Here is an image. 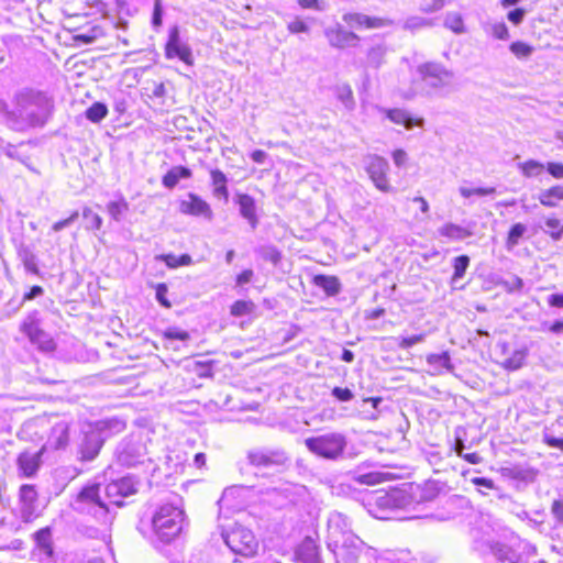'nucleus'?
<instances>
[{"label":"nucleus","mask_w":563,"mask_h":563,"mask_svg":"<svg viewBox=\"0 0 563 563\" xmlns=\"http://www.w3.org/2000/svg\"><path fill=\"white\" fill-rule=\"evenodd\" d=\"M391 122L404 125L407 130L412 129L415 125L423 126L424 120L422 118L413 119L409 112L404 109H384L379 108Z\"/></svg>","instance_id":"obj_20"},{"label":"nucleus","mask_w":563,"mask_h":563,"mask_svg":"<svg viewBox=\"0 0 563 563\" xmlns=\"http://www.w3.org/2000/svg\"><path fill=\"white\" fill-rule=\"evenodd\" d=\"M328 533L331 542L329 547H338L347 534H353L349 528V520L340 512H333L328 520Z\"/></svg>","instance_id":"obj_14"},{"label":"nucleus","mask_w":563,"mask_h":563,"mask_svg":"<svg viewBox=\"0 0 563 563\" xmlns=\"http://www.w3.org/2000/svg\"><path fill=\"white\" fill-rule=\"evenodd\" d=\"M165 54L167 58L178 57L187 65L194 64L191 48L180 40L179 29L177 25H174L169 30L168 41L165 46Z\"/></svg>","instance_id":"obj_13"},{"label":"nucleus","mask_w":563,"mask_h":563,"mask_svg":"<svg viewBox=\"0 0 563 563\" xmlns=\"http://www.w3.org/2000/svg\"><path fill=\"white\" fill-rule=\"evenodd\" d=\"M444 7V0H421L420 10L424 13H433Z\"/></svg>","instance_id":"obj_48"},{"label":"nucleus","mask_w":563,"mask_h":563,"mask_svg":"<svg viewBox=\"0 0 563 563\" xmlns=\"http://www.w3.org/2000/svg\"><path fill=\"white\" fill-rule=\"evenodd\" d=\"M556 199H563V187L553 186L549 189L542 190L539 195V201L542 206L553 208L556 206Z\"/></svg>","instance_id":"obj_32"},{"label":"nucleus","mask_w":563,"mask_h":563,"mask_svg":"<svg viewBox=\"0 0 563 563\" xmlns=\"http://www.w3.org/2000/svg\"><path fill=\"white\" fill-rule=\"evenodd\" d=\"M471 482L477 487H484L486 489H494L495 484L492 479L486 477H474Z\"/></svg>","instance_id":"obj_61"},{"label":"nucleus","mask_w":563,"mask_h":563,"mask_svg":"<svg viewBox=\"0 0 563 563\" xmlns=\"http://www.w3.org/2000/svg\"><path fill=\"white\" fill-rule=\"evenodd\" d=\"M444 25L456 34L465 32L464 22L460 13L449 12L444 19Z\"/></svg>","instance_id":"obj_35"},{"label":"nucleus","mask_w":563,"mask_h":563,"mask_svg":"<svg viewBox=\"0 0 563 563\" xmlns=\"http://www.w3.org/2000/svg\"><path fill=\"white\" fill-rule=\"evenodd\" d=\"M247 463L257 470L280 472L288 467L290 457L283 448L261 446L246 453Z\"/></svg>","instance_id":"obj_5"},{"label":"nucleus","mask_w":563,"mask_h":563,"mask_svg":"<svg viewBox=\"0 0 563 563\" xmlns=\"http://www.w3.org/2000/svg\"><path fill=\"white\" fill-rule=\"evenodd\" d=\"M387 47L383 44L373 46L367 52V64L373 68H379L385 63Z\"/></svg>","instance_id":"obj_33"},{"label":"nucleus","mask_w":563,"mask_h":563,"mask_svg":"<svg viewBox=\"0 0 563 563\" xmlns=\"http://www.w3.org/2000/svg\"><path fill=\"white\" fill-rule=\"evenodd\" d=\"M236 203L239 205L241 216L255 229L258 221L254 198L247 194H239L236 196Z\"/></svg>","instance_id":"obj_22"},{"label":"nucleus","mask_w":563,"mask_h":563,"mask_svg":"<svg viewBox=\"0 0 563 563\" xmlns=\"http://www.w3.org/2000/svg\"><path fill=\"white\" fill-rule=\"evenodd\" d=\"M548 303L551 307L563 308V292L550 295L548 297Z\"/></svg>","instance_id":"obj_64"},{"label":"nucleus","mask_w":563,"mask_h":563,"mask_svg":"<svg viewBox=\"0 0 563 563\" xmlns=\"http://www.w3.org/2000/svg\"><path fill=\"white\" fill-rule=\"evenodd\" d=\"M185 512L174 504L162 505L152 518V526L157 538L165 543L174 540L183 530Z\"/></svg>","instance_id":"obj_3"},{"label":"nucleus","mask_w":563,"mask_h":563,"mask_svg":"<svg viewBox=\"0 0 563 563\" xmlns=\"http://www.w3.org/2000/svg\"><path fill=\"white\" fill-rule=\"evenodd\" d=\"M69 424L66 421H59L52 428L49 441L55 449H63L69 441Z\"/></svg>","instance_id":"obj_24"},{"label":"nucleus","mask_w":563,"mask_h":563,"mask_svg":"<svg viewBox=\"0 0 563 563\" xmlns=\"http://www.w3.org/2000/svg\"><path fill=\"white\" fill-rule=\"evenodd\" d=\"M287 29L292 34L309 32V26L300 19H296L288 23Z\"/></svg>","instance_id":"obj_55"},{"label":"nucleus","mask_w":563,"mask_h":563,"mask_svg":"<svg viewBox=\"0 0 563 563\" xmlns=\"http://www.w3.org/2000/svg\"><path fill=\"white\" fill-rule=\"evenodd\" d=\"M393 161L396 166L401 167L407 162V153L404 150H396L393 152Z\"/></svg>","instance_id":"obj_63"},{"label":"nucleus","mask_w":563,"mask_h":563,"mask_svg":"<svg viewBox=\"0 0 563 563\" xmlns=\"http://www.w3.org/2000/svg\"><path fill=\"white\" fill-rule=\"evenodd\" d=\"M551 512L553 517L556 519L558 522H563V501L560 499H556L553 501L551 507Z\"/></svg>","instance_id":"obj_58"},{"label":"nucleus","mask_w":563,"mask_h":563,"mask_svg":"<svg viewBox=\"0 0 563 563\" xmlns=\"http://www.w3.org/2000/svg\"><path fill=\"white\" fill-rule=\"evenodd\" d=\"M107 210L114 221H120L122 214L129 210V203L124 199L111 201L108 203Z\"/></svg>","instance_id":"obj_41"},{"label":"nucleus","mask_w":563,"mask_h":563,"mask_svg":"<svg viewBox=\"0 0 563 563\" xmlns=\"http://www.w3.org/2000/svg\"><path fill=\"white\" fill-rule=\"evenodd\" d=\"M498 346L501 350L503 360L500 364L504 368L508 371H517L523 365L528 355L526 347L515 350L510 355H507L508 344L506 342H501Z\"/></svg>","instance_id":"obj_19"},{"label":"nucleus","mask_w":563,"mask_h":563,"mask_svg":"<svg viewBox=\"0 0 563 563\" xmlns=\"http://www.w3.org/2000/svg\"><path fill=\"white\" fill-rule=\"evenodd\" d=\"M340 100L345 104L346 108L352 109L354 106L353 93L350 88H346L339 95Z\"/></svg>","instance_id":"obj_62"},{"label":"nucleus","mask_w":563,"mask_h":563,"mask_svg":"<svg viewBox=\"0 0 563 563\" xmlns=\"http://www.w3.org/2000/svg\"><path fill=\"white\" fill-rule=\"evenodd\" d=\"M519 168L526 177L530 178L539 176L543 172L544 165L538 161L529 159L519 164Z\"/></svg>","instance_id":"obj_38"},{"label":"nucleus","mask_w":563,"mask_h":563,"mask_svg":"<svg viewBox=\"0 0 563 563\" xmlns=\"http://www.w3.org/2000/svg\"><path fill=\"white\" fill-rule=\"evenodd\" d=\"M211 183L213 187V195L219 199H223L228 201L229 199V190L227 187L228 178L224 173L219 169H212L210 172Z\"/></svg>","instance_id":"obj_26"},{"label":"nucleus","mask_w":563,"mask_h":563,"mask_svg":"<svg viewBox=\"0 0 563 563\" xmlns=\"http://www.w3.org/2000/svg\"><path fill=\"white\" fill-rule=\"evenodd\" d=\"M104 442L102 432L99 429L88 427L82 431L81 440L78 444V453L81 461H92L97 457Z\"/></svg>","instance_id":"obj_11"},{"label":"nucleus","mask_w":563,"mask_h":563,"mask_svg":"<svg viewBox=\"0 0 563 563\" xmlns=\"http://www.w3.org/2000/svg\"><path fill=\"white\" fill-rule=\"evenodd\" d=\"M19 499L21 504V516L24 521H30L36 509L37 492L35 486L24 484L20 487Z\"/></svg>","instance_id":"obj_18"},{"label":"nucleus","mask_w":563,"mask_h":563,"mask_svg":"<svg viewBox=\"0 0 563 563\" xmlns=\"http://www.w3.org/2000/svg\"><path fill=\"white\" fill-rule=\"evenodd\" d=\"M547 169L554 178H563V164L548 163Z\"/></svg>","instance_id":"obj_60"},{"label":"nucleus","mask_w":563,"mask_h":563,"mask_svg":"<svg viewBox=\"0 0 563 563\" xmlns=\"http://www.w3.org/2000/svg\"><path fill=\"white\" fill-rule=\"evenodd\" d=\"M18 256L26 272L33 275L38 274L37 257L30 246L21 244L18 249Z\"/></svg>","instance_id":"obj_28"},{"label":"nucleus","mask_w":563,"mask_h":563,"mask_svg":"<svg viewBox=\"0 0 563 563\" xmlns=\"http://www.w3.org/2000/svg\"><path fill=\"white\" fill-rule=\"evenodd\" d=\"M526 11L521 8L510 11L507 15L508 20L514 24H520L525 18Z\"/></svg>","instance_id":"obj_59"},{"label":"nucleus","mask_w":563,"mask_h":563,"mask_svg":"<svg viewBox=\"0 0 563 563\" xmlns=\"http://www.w3.org/2000/svg\"><path fill=\"white\" fill-rule=\"evenodd\" d=\"M418 73L423 84L432 89L449 86L453 79L452 71L435 63L420 65Z\"/></svg>","instance_id":"obj_10"},{"label":"nucleus","mask_w":563,"mask_h":563,"mask_svg":"<svg viewBox=\"0 0 563 563\" xmlns=\"http://www.w3.org/2000/svg\"><path fill=\"white\" fill-rule=\"evenodd\" d=\"M255 305L251 300H236L231 306V314L234 317H243L253 313Z\"/></svg>","instance_id":"obj_37"},{"label":"nucleus","mask_w":563,"mask_h":563,"mask_svg":"<svg viewBox=\"0 0 563 563\" xmlns=\"http://www.w3.org/2000/svg\"><path fill=\"white\" fill-rule=\"evenodd\" d=\"M490 33L495 38L498 40L505 41L509 38V31L504 22L493 24L490 27Z\"/></svg>","instance_id":"obj_50"},{"label":"nucleus","mask_w":563,"mask_h":563,"mask_svg":"<svg viewBox=\"0 0 563 563\" xmlns=\"http://www.w3.org/2000/svg\"><path fill=\"white\" fill-rule=\"evenodd\" d=\"M146 454V448L141 440L123 441L118 449L119 462L129 467L143 463Z\"/></svg>","instance_id":"obj_12"},{"label":"nucleus","mask_w":563,"mask_h":563,"mask_svg":"<svg viewBox=\"0 0 563 563\" xmlns=\"http://www.w3.org/2000/svg\"><path fill=\"white\" fill-rule=\"evenodd\" d=\"M78 217H79V212L78 211L71 212V214L68 218L55 222L53 224V227H52L53 231L58 232V231L69 227L70 224H73L78 219Z\"/></svg>","instance_id":"obj_53"},{"label":"nucleus","mask_w":563,"mask_h":563,"mask_svg":"<svg viewBox=\"0 0 563 563\" xmlns=\"http://www.w3.org/2000/svg\"><path fill=\"white\" fill-rule=\"evenodd\" d=\"M108 114V108L101 102H95L86 111V117L91 122H100Z\"/></svg>","instance_id":"obj_39"},{"label":"nucleus","mask_w":563,"mask_h":563,"mask_svg":"<svg viewBox=\"0 0 563 563\" xmlns=\"http://www.w3.org/2000/svg\"><path fill=\"white\" fill-rule=\"evenodd\" d=\"M2 154L8 156L9 158L16 159V161L25 164V158L19 154L16 146L11 143H8L7 146H4V151Z\"/></svg>","instance_id":"obj_57"},{"label":"nucleus","mask_w":563,"mask_h":563,"mask_svg":"<svg viewBox=\"0 0 563 563\" xmlns=\"http://www.w3.org/2000/svg\"><path fill=\"white\" fill-rule=\"evenodd\" d=\"M53 111V97L42 90L23 88L14 93L10 106H4L3 119L11 130L24 132L43 128Z\"/></svg>","instance_id":"obj_1"},{"label":"nucleus","mask_w":563,"mask_h":563,"mask_svg":"<svg viewBox=\"0 0 563 563\" xmlns=\"http://www.w3.org/2000/svg\"><path fill=\"white\" fill-rule=\"evenodd\" d=\"M365 169L378 190L383 192L391 191L393 188L387 178L389 170L387 159L378 155H368L365 157Z\"/></svg>","instance_id":"obj_9"},{"label":"nucleus","mask_w":563,"mask_h":563,"mask_svg":"<svg viewBox=\"0 0 563 563\" xmlns=\"http://www.w3.org/2000/svg\"><path fill=\"white\" fill-rule=\"evenodd\" d=\"M439 233L440 235L454 241L463 240L472 234L467 229L454 223L444 224L439 229Z\"/></svg>","instance_id":"obj_31"},{"label":"nucleus","mask_w":563,"mask_h":563,"mask_svg":"<svg viewBox=\"0 0 563 563\" xmlns=\"http://www.w3.org/2000/svg\"><path fill=\"white\" fill-rule=\"evenodd\" d=\"M495 191H496V189L494 187H488V188H482V187L471 188V187H466V186H461L459 188V192L464 198H470L472 196H478V197L488 196V195L495 194Z\"/></svg>","instance_id":"obj_43"},{"label":"nucleus","mask_w":563,"mask_h":563,"mask_svg":"<svg viewBox=\"0 0 563 563\" xmlns=\"http://www.w3.org/2000/svg\"><path fill=\"white\" fill-rule=\"evenodd\" d=\"M167 291H168V288L165 284H158L157 287H156V299L157 301L164 306L165 308H169L172 305L170 302L167 300Z\"/></svg>","instance_id":"obj_56"},{"label":"nucleus","mask_w":563,"mask_h":563,"mask_svg":"<svg viewBox=\"0 0 563 563\" xmlns=\"http://www.w3.org/2000/svg\"><path fill=\"white\" fill-rule=\"evenodd\" d=\"M427 363L431 367L432 373L435 375L441 374L443 369L452 372L454 368L448 352H442L440 354H429L427 356Z\"/></svg>","instance_id":"obj_25"},{"label":"nucleus","mask_w":563,"mask_h":563,"mask_svg":"<svg viewBox=\"0 0 563 563\" xmlns=\"http://www.w3.org/2000/svg\"><path fill=\"white\" fill-rule=\"evenodd\" d=\"M164 338L169 339V340L187 341V340H189L190 335L187 331L181 330L179 328H168L164 332Z\"/></svg>","instance_id":"obj_49"},{"label":"nucleus","mask_w":563,"mask_h":563,"mask_svg":"<svg viewBox=\"0 0 563 563\" xmlns=\"http://www.w3.org/2000/svg\"><path fill=\"white\" fill-rule=\"evenodd\" d=\"M346 444V438L339 432H330L305 440V445L311 453L331 461L343 455Z\"/></svg>","instance_id":"obj_6"},{"label":"nucleus","mask_w":563,"mask_h":563,"mask_svg":"<svg viewBox=\"0 0 563 563\" xmlns=\"http://www.w3.org/2000/svg\"><path fill=\"white\" fill-rule=\"evenodd\" d=\"M503 286L508 292L520 291L523 287V280L518 276H512L510 279L503 282Z\"/></svg>","instance_id":"obj_51"},{"label":"nucleus","mask_w":563,"mask_h":563,"mask_svg":"<svg viewBox=\"0 0 563 563\" xmlns=\"http://www.w3.org/2000/svg\"><path fill=\"white\" fill-rule=\"evenodd\" d=\"M424 339H426L424 333L416 334L412 336H404V338H400V340L398 342V346L402 350H407V349L413 346L415 344L423 342Z\"/></svg>","instance_id":"obj_47"},{"label":"nucleus","mask_w":563,"mask_h":563,"mask_svg":"<svg viewBox=\"0 0 563 563\" xmlns=\"http://www.w3.org/2000/svg\"><path fill=\"white\" fill-rule=\"evenodd\" d=\"M486 556V563H515L516 553L506 544L494 543Z\"/></svg>","instance_id":"obj_23"},{"label":"nucleus","mask_w":563,"mask_h":563,"mask_svg":"<svg viewBox=\"0 0 563 563\" xmlns=\"http://www.w3.org/2000/svg\"><path fill=\"white\" fill-rule=\"evenodd\" d=\"M82 217L86 221V230H100L102 227V218L95 213L89 207L82 209Z\"/></svg>","instance_id":"obj_36"},{"label":"nucleus","mask_w":563,"mask_h":563,"mask_svg":"<svg viewBox=\"0 0 563 563\" xmlns=\"http://www.w3.org/2000/svg\"><path fill=\"white\" fill-rule=\"evenodd\" d=\"M20 331L24 333L30 342L43 353H51L55 351L56 343L48 334L41 328L38 312L33 311L26 316L20 325Z\"/></svg>","instance_id":"obj_8"},{"label":"nucleus","mask_w":563,"mask_h":563,"mask_svg":"<svg viewBox=\"0 0 563 563\" xmlns=\"http://www.w3.org/2000/svg\"><path fill=\"white\" fill-rule=\"evenodd\" d=\"M313 283L329 296H335L341 290V284L335 276L316 275Z\"/></svg>","instance_id":"obj_29"},{"label":"nucleus","mask_w":563,"mask_h":563,"mask_svg":"<svg viewBox=\"0 0 563 563\" xmlns=\"http://www.w3.org/2000/svg\"><path fill=\"white\" fill-rule=\"evenodd\" d=\"M343 21L351 26L366 29H380L394 24V21L390 19L368 16L363 13H345L343 15Z\"/></svg>","instance_id":"obj_16"},{"label":"nucleus","mask_w":563,"mask_h":563,"mask_svg":"<svg viewBox=\"0 0 563 563\" xmlns=\"http://www.w3.org/2000/svg\"><path fill=\"white\" fill-rule=\"evenodd\" d=\"M331 394L340 401H350L354 397L352 390L349 388L334 387Z\"/></svg>","instance_id":"obj_54"},{"label":"nucleus","mask_w":563,"mask_h":563,"mask_svg":"<svg viewBox=\"0 0 563 563\" xmlns=\"http://www.w3.org/2000/svg\"><path fill=\"white\" fill-rule=\"evenodd\" d=\"M223 541L230 550L243 556H253L258 548L254 533L240 525H234L221 533Z\"/></svg>","instance_id":"obj_7"},{"label":"nucleus","mask_w":563,"mask_h":563,"mask_svg":"<svg viewBox=\"0 0 563 563\" xmlns=\"http://www.w3.org/2000/svg\"><path fill=\"white\" fill-rule=\"evenodd\" d=\"M261 255L265 261H268L273 264H277L282 258L280 252L272 245L262 247Z\"/></svg>","instance_id":"obj_46"},{"label":"nucleus","mask_w":563,"mask_h":563,"mask_svg":"<svg viewBox=\"0 0 563 563\" xmlns=\"http://www.w3.org/2000/svg\"><path fill=\"white\" fill-rule=\"evenodd\" d=\"M470 265V257L467 255H460L454 258L453 267L454 273L452 280L455 282L464 276L467 267Z\"/></svg>","instance_id":"obj_42"},{"label":"nucleus","mask_w":563,"mask_h":563,"mask_svg":"<svg viewBox=\"0 0 563 563\" xmlns=\"http://www.w3.org/2000/svg\"><path fill=\"white\" fill-rule=\"evenodd\" d=\"M179 210L184 214H190L195 217H203L207 220H211L213 212L203 199L195 194H188V199L183 200L179 205Z\"/></svg>","instance_id":"obj_15"},{"label":"nucleus","mask_w":563,"mask_h":563,"mask_svg":"<svg viewBox=\"0 0 563 563\" xmlns=\"http://www.w3.org/2000/svg\"><path fill=\"white\" fill-rule=\"evenodd\" d=\"M333 552L336 563H374L376 560V550L366 547L355 534H347Z\"/></svg>","instance_id":"obj_4"},{"label":"nucleus","mask_w":563,"mask_h":563,"mask_svg":"<svg viewBox=\"0 0 563 563\" xmlns=\"http://www.w3.org/2000/svg\"><path fill=\"white\" fill-rule=\"evenodd\" d=\"M300 563H320L317 545L311 540H306L296 552Z\"/></svg>","instance_id":"obj_27"},{"label":"nucleus","mask_w":563,"mask_h":563,"mask_svg":"<svg viewBox=\"0 0 563 563\" xmlns=\"http://www.w3.org/2000/svg\"><path fill=\"white\" fill-rule=\"evenodd\" d=\"M191 177V170L184 166H175L163 177V185L166 188H174L180 179Z\"/></svg>","instance_id":"obj_30"},{"label":"nucleus","mask_w":563,"mask_h":563,"mask_svg":"<svg viewBox=\"0 0 563 563\" xmlns=\"http://www.w3.org/2000/svg\"><path fill=\"white\" fill-rule=\"evenodd\" d=\"M331 46L336 48H344L347 46H356L360 37L353 32L346 31L341 26L329 27L324 31Z\"/></svg>","instance_id":"obj_17"},{"label":"nucleus","mask_w":563,"mask_h":563,"mask_svg":"<svg viewBox=\"0 0 563 563\" xmlns=\"http://www.w3.org/2000/svg\"><path fill=\"white\" fill-rule=\"evenodd\" d=\"M526 230L527 228L522 223L514 224L508 233L507 244L510 246L517 245L519 239L525 234Z\"/></svg>","instance_id":"obj_45"},{"label":"nucleus","mask_w":563,"mask_h":563,"mask_svg":"<svg viewBox=\"0 0 563 563\" xmlns=\"http://www.w3.org/2000/svg\"><path fill=\"white\" fill-rule=\"evenodd\" d=\"M106 498L100 496V485L92 484L84 487L77 495L76 509L81 512L91 514L101 523H110L111 517L109 515L108 504L122 506L123 503L118 499L122 498L120 487L112 482L104 488Z\"/></svg>","instance_id":"obj_2"},{"label":"nucleus","mask_w":563,"mask_h":563,"mask_svg":"<svg viewBox=\"0 0 563 563\" xmlns=\"http://www.w3.org/2000/svg\"><path fill=\"white\" fill-rule=\"evenodd\" d=\"M163 23V5L162 0H154V10L152 16V24L154 27H159Z\"/></svg>","instance_id":"obj_52"},{"label":"nucleus","mask_w":563,"mask_h":563,"mask_svg":"<svg viewBox=\"0 0 563 563\" xmlns=\"http://www.w3.org/2000/svg\"><path fill=\"white\" fill-rule=\"evenodd\" d=\"M115 484L120 487L121 497H128L136 493V486L131 477H123L115 481Z\"/></svg>","instance_id":"obj_44"},{"label":"nucleus","mask_w":563,"mask_h":563,"mask_svg":"<svg viewBox=\"0 0 563 563\" xmlns=\"http://www.w3.org/2000/svg\"><path fill=\"white\" fill-rule=\"evenodd\" d=\"M431 26H433V21L431 19H426L418 15L408 16L402 23V29L411 33Z\"/></svg>","instance_id":"obj_34"},{"label":"nucleus","mask_w":563,"mask_h":563,"mask_svg":"<svg viewBox=\"0 0 563 563\" xmlns=\"http://www.w3.org/2000/svg\"><path fill=\"white\" fill-rule=\"evenodd\" d=\"M41 454L42 451L33 453L22 452L18 456V467L22 476L31 477L37 472L41 463Z\"/></svg>","instance_id":"obj_21"},{"label":"nucleus","mask_w":563,"mask_h":563,"mask_svg":"<svg viewBox=\"0 0 563 563\" xmlns=\"http://www.w3.org/2000/svg\"><path fill=\"white\" fill-rule=\"evenodd\" d=\"M509 49L517 58H520V59L529 58L532 55V53L534 52L533 46H531L525 42H521V41L511 43L509 46Z\"/></svg>","instance_id":"obj_40"}]
</instances>
